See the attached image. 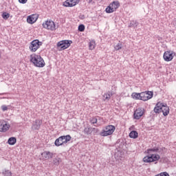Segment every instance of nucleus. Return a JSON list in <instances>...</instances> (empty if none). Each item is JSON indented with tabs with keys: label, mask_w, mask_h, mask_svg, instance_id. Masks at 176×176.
Listing matches in <instances>:
<instances>
[{
	"label": "nucleus",
	"mask_w": 176,
	"mask_h": 176,
	"mask_svg": "<svg viewBox=\"0 0 176 176\" xmlns=\"http://www.w3.org/2000/svg\"><path fill=\"white\" fill-rule=\"evenodd\" d=\"M19 3H27V2H28V0H18Z\"/></svg>",
	"instance_id": "obj_30"
},
{
	"label": "nucleus",
	"mask_w": 176,
	"mask_h": 176,
	"mask_svg": "<svg viewBox=\"0 0 176 176\" xmlns=\"http://www.w3.org/2000/svg\"><path fill=\"white\" fill-rule=\"evenodd\" d=\"M114 49L116 50H120L122 49V44L121 43H118L115 47Z\"/></svg>",
	"instance_id": "obj_27"
},
{
	"label": "nucleus",
	"mask_w": 176,
	"mask_h": 176,
	"mask_svg": "<svg viewBox=\"0 0 176 176\" xmlns=\"http://www.w3.org/2000/svg\"><path fill=\"white\" fill-rule=\"evenodd\" d=\"M2 17L4 19V20H8V19L10 17V14L6 12L2 14Z\"/></svg>",
	"instance_id": "obj_22"
},
{
	"label": "nucleus",
	"mask_w": 176,
	"mask_h": 176,
	"mask_svg": "<svg viewBox=\"0 0 176 176\" xmlns=\"http://www.w3.org/2000/svg\"><path fill=\"white\" fill-rule=\"evenodd\" d=\"M131 97L132 98H133L134 100H141V93H135L133 92L131 94Z\"/></svg>",
	"instance_id": "obj_19"
},
{
	"label": "nucleus",
	"mask_w": 176,
	"mask_h": 176,
	"mask_svg": "<svg viewBox=\"0 0 176 176\" xmlns=\"http://www.w3.org/2000/svg\"><path fill=\"white\" fill-rule=\"evenodd\" d=\"M71 140H72V137H71V135H63L55 140L54 144L56 146H61V145H64V144H67Z\"/></svg>",
	"instance_id": "obj_5"
},
{
	"label": "nucleus",
	"mask_w": 176,
	"mask_h": 176,
	"mask_svg": "<svg viewBox=\"0 0 176 176\" xmlns=\"http://www.w3.org/2000/svg\"><path fill=\"white\" fill-rule=\"evenodd\" d=\"M3 174L4 176H12V172H10V170H4Z\"/></svg>",
	"instance_id": "obj_24"
},
{
	"label": "nucleus",
	"mask_w": 176,
	"mask_h": 176,
	"mask_svg": "<svg viewBox=\"0 0 176 176\" xmlns=\"http://www.w3.org/2000/svg\"><path fill=\"white\" fill-rule=\"evenodd\" d=\"M1 108L3 112H5L6 111H8L9 109V107L5 104L2 105Z\"/></svg>",
	"instance_id": "obj_28"
},
{
	"label": "nucleus",
	"mask_w": 176,
	"mask_h": 176,
	"mask_svg": "<svg viewBox=\"0 0 176 176\" xmlns=\"http://www.w3.org/2000/svg\"><path fill=\"white\" fill-rule=\"evenodd\" d=\"M43 28H45V30H47V31H56L57 30V26H56V23L53 21L52 19H47V21H45L42 23Z\"/></svg>",
	"instance_id": "obj_6"
},
{
	"label": "nucleus",
	"mask_w": 176,
	"mask_h": 176,
	"mask_svg": "<svg viewBox=\"0 0 176 176\" xmlns=\"http://www.w3.org/2000/svg\"><path fill=\"white\" fill-rule=\"evenodd\" d=\"M2 57V53L0 51V58Z\"/></svg>",
	"instance_id": "obj_33"
},
{
	"label": "nucleus",
	"mask_w": 176,
	"mask_h": 176,
	"mask_svg": "<svg viewBox=\"0 0 176 176\" xmlns=\"http://www.w3.org/2000/svg\"><path fill=\"white\" fill-rule=\"evenodd\" d=\"M129 137L130 138H133L135 140V138H138V132H137L136 131H131V133H129Z\"/></svg>",
	"instance_id": "obj_20"
},
{
	"label": "nucleus",
	"mask_w": 176,
	"mask_h": 176,
	"mask_svg": "<svg viewBox=\"0 0 176 176\" xmlns=\"http://www.w3.org/2000/svg\"><path fill=\"white\" fill-rule=\"evenodd\" d=\"M9 145H14L17 142V139L14 137L10 138L8 141Z\"/></svg>",
	"instance_id": "obj_21"
},
{
	"label": "nucleus",
	"mask_w": 176,
	"mask_h": 176,
	"mask_svg": "<svg viewBox=\"0 0 176 176\" xmlns=\"http://www.w3.org/2000/svg\"><path fill=\"white\" fill-rule=\"evenodd\" d=\"M104 100H111V93L108 92L103 95Z\"/></svg>",
	"instance_id": "obj_23"
},
{
	"label": "nucleus",
	"mask_w": 176,
	"mask_h": 176,
	"mask_svg": "<svg viewBox=\"0 0 176 176\" xmlns=\"http://www.w3.org/2000/svg\"><path fill=\"white\" fill-rule=\"evenodd\" d=\"M153 97V91H147L140 93V100L142 101H148Z\"/></svg>",
	"instance_id": "obj_10"
},
{
	"label": "nucleus",
	"mask_w": 176,
	"mask_h": 176,
	"mask_svg": "<svg viewBox=\"0 0 176 176\" xmlns=\"http://www.w3.org/2000/svg\"><path fill=\"white\" fill-rule=\"evenodd\" d=\"M30 63H32L34 67H38V68H43L46 64L45 63V60L36 54H32L30 56Z\"/></svg>",
	"instance_id": "obj_2"
},
{
	"label": "nucleus",
	"mask_w": 176,
	"mask_h": 176,
	"mask_svg": "<svg viewBox=\"0 0 176 176\" xmlns=\"http://www.w3.org/2000/svg\"><path fill=\"white\" fill-rule=\"evenodd\" d=\"M53 153L47 151H45L41 153L42 160H50V159H53Z\"/></svg>",
	"instance_id": "obj_16"
},
{
	"label": "nucleus",
	"mask_w": 176,
	"mask_h": 176,
	"mask_svg": "<svg viewBox=\"0 0 176 176\" xmlns=\"http://www.w3.org/2000/svg\"><path fill=\"white\" fill-rule=\"evenodd\" d=\"M41 124H42V122L39 120H35V124L33 125V127L35 130H39L41 128Z\"/></svg>",
	"instance_id": "obj_18"
},
{
	"label": "nucleus",
	"mask_w": 176,
	"mask_h": 176,
	"mask_svg": "<svg viewBox=\"0 0 176 176\" xmlns=\"http://www.w3.org/2000/svg\"><path fill=\"white\" fill-rule=\"evenodd\" d=\"M93 2V0H89V3H91Z\"/></svg>",
	"instance_id": "obj_32"
},
{
	"label": "nucleus",
	"mask_w": 176,
	"mask_h": 176,
	"mask_svg": "<svg viewBox=\"0 0 176 176\" xmlns=\"http://www.w3.org/2000/svg\"><path fill=\"white\" fill-rule=\"evenodd\" d=\"M91 123H93V124H96V123H97V118H93L91 120Z\"/></svg>",
	"instance_id": "obj_29"
},
{
	"label": "nucleus",
	"mask_w": 176,
	"mask_h": 176,
	"mask_svg": "<svg viewBox=\"0 0 176 176\" xmlns=\"http://www.w3.org/2000/svg\"><path fill=\"white\" fill-rule=\"evenodd\" d=\"M175 56L176 54L174 51L167 50L164 52L163 58L164 61L170 62L173 61V59L174 58V57H175Z\"/></svg>",
	"instance_id": "obj_9"
},
{
	"label": "nucleus",
	"mask_w": 176,
	"mask_h": 176,
	"mask_svg": "<svg viewBox=\"0 0 176 176\" xmlns=\"http://www.w3.org/2000/svg\"><path fill=\"white\" fill-rule=\"evenodd\" d=\"M10 129V124L7 121H1L0 124V133H6Z\"/></svg>",
	"instance_id": "obj_14"
},
{
	"label": "nucleus",
	"mask_w": 176,
	"mask_h": 176,
	"mask_svg": "<svg viewBox=\"0 0 176 176\" xmlns=\"http://www.w3.org/2000/svg\"><path fill=\"white\" fill-rule=\"evenodd\" d=\"M116 130V127L113 125H107L104 126V129L100 133V135L102 137H108V135H112L115 131Z\"/></svg>",
	"instance_id": "obj_4"
},
{
	"label": "nucleus",
	"mask_w": 176,
	"mask_h": 176,
	"mask_svg": "<svg viewBox=\"0 0 176 176\" xmlns=\"http://www.w3.org/2000/svg\"><path fill=\"white\" fill-rule=\"evenodd\" d=\"M72 43V41L69 40H63L58 42L57 43V48L58 50H65V49H68L71 46Z\"/></svg>",
	"instance_id": "obj_7"
},
{
	"label": "nucleus",
	"mask_w": 176,
	"mask_h": 176,
	"mask_svg": "<svg viewBox=\"0 0 176 176\" xmlns=\"http://www.w3.org/2000/svg\"><path fill=\"white\" fill-rule=\"evenodd\" d=\"M57 162H55V164H60L61 163V158L56 159Z\"/></svg>",
	"instance_id": "obj_31"
},
{
	"label": "nucleus",
	"mask_w": 176,
	"mask_h": 176,
	"mask_svg": "<svg viewBox=\"0 0 176 176\" xmlns=\"http://www.w3.org/2000/svg\"><path fill=\"white\" fill-rule=\"evenodd\" d=\"M79 2H80V0H66L63 2V5L65 8H74V6H76Z\"/></svg>",
	"instance_id": "obj_12"
},
{
	"label": "nucleus",
	"mask_w": 176,
	"mask_h": 176,
	"mask_svg": "<svg viewBox=\"0 0 176 176\" xmlns=\"http://www.w3.org/2000/svg\"><path fill=\"white\" fill-rule=\"evenodd\" d=\"M40 46H42V42H40L39 40H34L32 41L30 49L31 52H36Z\"/></svg>",
	"instance_id": "obj_13"
},
{
	"label": "nucleus",
	"mask_w": 176,
	"mask_h": 176,
	"mask_svg": "<svg viewBox=\"0 0 176 176\" xmlns=\"http://www.w3.org/2000/svg\"><path fill=\"white\" fill-rule=\"evenodd\" d=\"M157 152H159V148L157 147L148 148L146 151L147 155L142 159V162L144 163H155L159 162L160 160V155L157 154Z\"/></svg>",
	"instance_id": "obj_1"
},
{
	"label": "nucleus",
	"mask_w": 176,
	"mask_h": 176,
	"mask_svg": "<svg viewBox=\"0 0 176 176\" xmlns=\"http://www.w3.org/2000/svg\"><path fill=\"white\" fill-rule=\"evenodd\" d=\"M153 111L155 113H161V112H162L164 116H168V113H170V107H168L166 104L158 102L155 104Z\"/></svg>",
	"instance_id": "obj_3"
},
{
	"label": "nucleus",
	"mask_w": 176,
	"mask_h": 176,
	"mask_svg": "<svg viewBox=\"0 0 176 176\" xmlns=\"http://www.w3.org/2000/svg\"><path fill=\"white\" fill-rule=\"evenodd\" d=\"M78 31H80V32H83V31H85V25H80L78 26Z\"/></svg>",
	"instance_id": "obj_26"
},
{
	"label": "nucleus",
	"mask_w": 176,
	"mask_h": 176,
	"mask_svg": "<svg viewBox=\"0 0 176 176\" xmlns=\"http://www.w3.org/2000/svg\"><path fill=\"white\" fill-rule=\"evenodd\" d=\"M91 131V129H90L89 127L85 128L84 129L85 134H90Z\"/></svg>",
	"instance_id": "obj_25"
},
{
	"label": "nucleus",
	"mask_w": 176,
	"mask_h": 176,
	"mask_svg": "<svg viewBox=\"0 0 176 176\" xmlns=\"http://www.w3.org/2000/svg\"><path fill=\"white\" fill-rule=\"evenodd\" d=\"M38 19H39V14H32L28 16L27 23H28V24H34V23H36Z\"/></svg>",
	"instance_id": "obj_15"
},
{
	"label": "nucleus",
	"mask_w": 176,
	"mask_h": 176,
	"mask_svg": "<svg viewBox=\"0 0 176 176\" xmlns=\"http://www.w3.org/2000/svg\"><path fill=\"white\" fill-rule=\"evenodd\" d=\"M119 6H120L119 1H113L107 7L105 12L106 13H113V12H116Z\"/></svg>",
	"instance_id": "obj_8"
},
{
	"label": "nucleus",
	"mask_w": 176,
	"mask_h": 176,
	"mask_svg": "<svg viewBox=\"0 0 176 176\" xmlns=\"http://www.w3.org/2000/svg\"><path fill=\"white\" fill-rule=\"evenodd\" d=\"M144 113H145V109L141 107H138L134 111L133 118L136 120H140V119L144 116Z\"/></svg>",
	"instance_id": "obj_11"
},
{
	"label": "nucleus",
	"mask_w": 176,
	"mask_h": 176,
	"mask_svg": "<svg viewBox=\"0 0 176 176\" xmlns=\"http://www.w3.org/2000/svg\"><path fill=\"white\" fill-rule=\"evenodd\" d=\"M96 41L94 40H91L89 43V49L90 50H94L96 49Z\"/></svg>",
	"instance_id": "obj_17"
}]
</instances>
